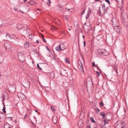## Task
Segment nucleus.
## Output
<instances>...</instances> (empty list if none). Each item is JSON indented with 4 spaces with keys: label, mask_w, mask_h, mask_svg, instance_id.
I'll list each match as a JSON object with an SVG mask.
<instances>
[{
    "label": "nucleus",
    "mask_w": 128,
    "mask_h": 128,
    "mask_svg": "<svg viewBox=\"0 0 128 128\" xmlns=\"http://www.w3.org/2000/svg\"><path fill=\"white\" fill-rule=\"evenodd\" d=\"M18 60L22 62H24L25 59V56L24 52H22L20 51L18 53Z\"/></svg>",
    "instance_id": "f257e3e1"
},
{
    "label": "nucleus",
    "mask_w": 128,
    "mask_h": 128,
    "mask_svg": "<svg viewBox=\"0 0 128 128\" xmlns=\"http://www.w3.org/2000/svg\"><path fill=\"white\" fill-rule=\"evenodd\" d=\"M125 126V124L124 121H122L119 123H115L114 125L115 128H124Z\"/></svg>",
    "instance_id": "f03ea898"
},
{
    "label": "nucleus",
    "mask_w": 128,
    "mask_h": 128,
    "mask_svg": "<svg viewBox=\"0 0 128 128\" xmlns=\"http://www.w3.org/2000/svg\"><path fill=\"white\" fill-rule=\"evenodd\" d=\"M8 90L9 92L12 94L14 93L16 91V86L14 84H10L9 85Z\"/></svg>",
    "instance_id": "7ed1b4c3"
},
{
    "label": "nucleus",
    "mask_w": 128,
    "mask_h": 128,
    "mask_svg": "<svg viewBox=\"0 0 128 128\" xmlns=\"http://www.w3.org/2000/svg\"><path fill=\"white\" fill-rule=\"evenodd\" d=\"M22 85L25 88H29L30 86V83L27 80H24L22 82Z\"/></svg>",
    "instance_id": "20e7f679"
},
{
    "label": "nucleus",
    "mask_w": 128,
    "mask_h": 128,
    "mask_svg": "<svg viewBox=\"0 0 128 128\" xmlns=\"http://www.w3.org/2000/svg\"><path fill=\"white\" fill-rule=\"evenodd\" d=\"M118 2V6L120 8H122L123 6V0H115Z\"/></svg>",
    "instance_id": "39448f33"
},
{
    "label": "nucleus",
    "mask_w": 128,
    "mask_h": 128,
    "mask_svg": "<svg viewBox=\"0 0 128 128\" xmlns=\"http://www.w3.org/2000/svg\"><path fill=\"white\" fill-rule=\"evenodd\" d=\"M4 46L6 49H10L11 48V46L8 42H6L4 44Z\"/></svg>",
    "instance_id": "423d86ee"
},
{
    "label": "nucleus",
    "mask_w": 128,
    "mask_h": 128,
    "mask_svg": "<svg viewBox=\"0 0 128 128\" xmlns=\"http://www.w3.org/2000/svg\"><path fill=\"white\" fill-rule=\"evenodd\" d=\"M78 64L79 67H80L81 71L84 73L83 66H82L83 65L82 62L80 61L78 62Z\"/></svg>",
    "instance_id": "0eeeda50"
},
{
    "label": "nucleus",
    "mask_w": 128,
    "mask_h": 128,
    "mask_svg": "<svg viewBox=\"0 0 128 128\" xmlns=\"http://www.w3.org/2000/svg\"><path fill=\"white\" fill-rule=\"evenodd\" d=\"M114 28L115 31L117 32H120V29L119 27L118 26H114Z\"/></svg>",
    "instance_id": "6e6552de"
},
{
    "label": "nucleus",
    "mask_w": 128,
    "mask_h": 128,
    "mask_svg": "<svg viewBox=\"0 0 128 128\" xmlns=\"http://www.w3.org/2000/svg\"><path fill=\"white\" fill-rule=\"evenodd\" d=\"M102 8L103 9V13L102 14V15H104L105 14V12H106V10L105 9V4H103L102 5Z\"/></svg>",
    "instance_id": "1a4fd4ad"
},
{
    "label": "nucleus",
    "mask_w": 128,
    "mask_h": 128,
    "mask_svg": "<svg viewBox=\"0 0 128 128\" xmlns=\"http://www.w3.org/2000/svg\"><path fill=\"white\" fill-rule=\"evenodd\" d=\"M57 118L56 116H54L52 117V121L53 122L56 124L57 122Z\"/></svg>",
    "instance_id": "9d476101"
},
{
    "label": "nucleus",
    "mask_w": 128,
    "mask_h": 128,
    "mask_svg": "<svg viewBox=\"0 0 128 128\" xmlns=\"http://www.w3.org/2000/svg\"><path fill=\"white\" fill-rule=\"evenodd\" d=\"M102 54H104L105 56L106 55V54L108 53L104 49H102L101 50V52Z\"/></svg>",
    "instance_id": "9b49d317"
},
{
    "label": "nucleus",
    "mask_w": 128,
    "mask_h": 128,
    "mask_svg": "<svg viewBox=\"0 0 128 128\" xmlns=\"http://www.w3.org/2000/svg\"><path fill=\"white\" fill-rule=\"evenodd\" d=\"M59 46L61 48V50H64L66 48L64 44L63 43H60V45H59Z\"/></svg>",
    "instance_id": "f8f14e48"
},
{
    "label": "nucleus",
    "mask_w": 128,
    "mask_h": 128,
    "mask_svg": "<svg viewBox=\"0 0 128 128\" xmlns=\"http://www.w3.org/2000/svg\"><path fill=\"white\" fill-rule=\"evenodd\" d=\"M54 74L53 72H52L49 74V76L51 78H53L54 77Z\"/></svg>",
    "instance_id": "ddd939ff"
},
{
    "label": "nucleus",
    "mask_w": 128,
    "mask_h": 128,
    "mask_svg": "<svg viewBox=\"0 0 128 128\" xmlns=\"http://www.w3.org/2000/svg\"><path fill=\"white\" fill-rule=\"evenodd\" d=\"M23 28V25L20 24H18L17 25V28L19 30L22 28Z\"/></svg>",
    "instance_id": "4468645a"
},
{
    "label": "nucleus",
    "mask_w": 128,
    "mask_h": 128,
    "mask_svg": "<svg viewBox=\"0 0 128 128\" xmlns=\"http://www.w3.org/2000/svg\"><path fill=\"white\" fill-rule=\"evenodd\" d=\"M6 36L7 39H11L12 38V36L9 34H6Z\"/></svg>",
    "instance_id": "2eb2a0df"
},
{
    "label": "nucleus",
    "mask_w": 128,
    "mask_h": 128,
    "mask_svg": "<svg viewBox=\"0 0 128 128\" xmlns=\"http://www.w3.org/2000/svg\"><path fill=\"white\" fill-rule=\"evenodd\" d=\"M10 125L8 123H6L4 124V128H12L10 126Z\"/></svg>",
    "instance_id": "dca6fc26"
},
{
    "label": "nucleus",
    "mask_w": 128,
    "mask_h": 128,
    "mask_svg": "<svg viewBox=\"0 0 128 128\" xmlns=\"http://www.w3.org/2000/svg\"><path fill=\"white\" fill-rule=\"evenodd\" d=\"M29 35V37L31 40H33L34 39V35L33 34H28Z\"/></svg>",
    "instance_id": "f3484780"
},
{
    "label": "nucleus",
    "mask_w": 128,
    "mask_h": 128,
    "mask_svg": "<svg viewBox=\"0 0 128 128\" xmlns=\"http://www.w3.org/2000/svg\"><path fill=\"white\" fill-rule=\"evenodd\" d=\"M84 25H86V26L88 27H90L91 26V24L89 22H86L84 24Z\"/></svg>",
    "instance_id": "a211bd4d"
},
{
    "label": "nucleus",
    "mask_w": 128,
    "mask_h": 128,
    "mask_svg": "<svg viewBox=\"0 0 128 128\" xmlns=\"http://www.w3.org/2000/svg\"><path fill=\"white\" fill-rule=\"evenodd\" d=\"M4 98L2 100V101H3V104L4 105V106H3V108L2 110L3 112H4L6 113V111L5 110V108H5V105H4Z\"/></svg>",
    "instance_id": "6ab92c4d"
},
{
    "label": "nucleus",
    "mask_w": 128,
    "mask_h": 128,
    "mask_svg": "<svg viewBox=\"0 0 128 128\" xmlns=\"http://www.w3.org/2000/svg\"><path fill=\"white\" fill-rule=\"evenodd\" d=\"M55 50L59 52L61 50V48L60 47V46L59 45L57 47H56Z\"/></svg>",
    "instance_id": "aec40b11"
},
{
    "label": "nucleus",
    "mask_w": 128,
    "mask_h": 128,
    "mask_svg": "<svg viewBox=\"0 0 128 128\" xmlns=\"http://www.w3.org/2000/svg\"><path fill=\"white\" fill-rule=\"evenodd\" d=\"M28 3H30V4L32 5H34L36 4L35 2L32 0H30L28 2Z\"/></svg>",
    "instance_id": "412c9836"
},
{
    "label": "nucleus",
    "mask_w": 128,
    "mask_h": 128,
    "mask_svg": "<svg viewBox=\"0 0 128 128\" xmlns=\"http://www.w3.org/2000/svg\"><path fill=\"white\" fill-rule=\"evenodd\" d=\"M114 11L113 12V13L115 15L117 12V9L116 8H115L114 9H113ZM113 12V11H112Z\"/></svg>",
    "instance_id": "4be33fe9"
},
{
    "label": "nucleus",
    "mask_w": 128,
    "mask_h": 128,
    "mask_svg": "<svg viewBox=\"0 0 128 128\" xmlns=\"http://www.w3.org/2000/svg\"><path fill=\"white\" fill-rule=\"evenodd\" d=\"M114 70L116 72V74H118V72L117 71V67L116 66H115L114 67Z\"/></svg>",
    "instance_id": "5701e85b"
},
{
    "label": "nucleus",
    "mask_w": 128,
    "mask_h": 128,
    "mask_svg": "<svg viewBox=\"0 0 128 128\" xmlns=\"http://www.w3.org/2000/svg\"><path fill=\"white\" fill-rule=\"evenodd\" d=\"M100 115L103 117H105L106 116L105 115V114L104 112H100Z\"/></svg>",
    "instance_id": "b1692460"
},
{
    "label": "nucleus",
    "mask_w": 128,
    "mask_h": 128,
    "mask_svg": "<svg viewBox=\"0 0 128 128\" xmlns=\"http://www.w3.org/2000/svg\"><path fill=\"white\" fill-rule=\"evenodd\" d=\"M51 2L50 0H48V2L46 3L47 4L48 6H50V5Z\"/></svg>",
    "instance_id": "393cba45"
},
{
    "label": "nucleus",
    "mask_w": 128,
    "mask_h": 128,
    "mask_svg": "<svg viewBox=\"0 0 128 128\" xmlns=\"http://www.w3.org/2000/svg\"><path fill=\"white\" fill-rule=\"evenodd\" d=\"M51 109L54 112H55V109L54 108V107L51 106Z\"/></svg>",
    "instance_id": "a878e982"
},
{
    "label": "nucleus",
    "mask_w": 128,
    "mask_h": 128,
    "mask_svg": "<svg viewBox=\"0 0 128 128\" xmlns=\"http://www.w3.org/2000/svg\"><path fill=\"white\" fill-rule=\"evenodd\" d=\"M90 119L92 122H94V123H95L96 122V121L94 120V118L93 117H91Z\"/></svg>",
    "instance_id": "bb28decb"
},
{
    "label": "nucleus",
    "mask_w": 128,
    "mask_h": 128,
    "mask_svg": "<svg viewBox=\"0 0 128 128\" xmlns=\"http://www.w3.org/2000/svg\"><path fill=\"white\" fill-rule=\"evenodd\" d=\"M100 38H101V37L100 36V35H98L96 37V39L98 40H100Z\"/></svg>",
    "instance_id": "cd10ccee"
},
{
    "label": "nucleus",
    "mask_w": 128,
    "mask_h": 128,
    "mask_svg": "<svg viewBox=\"0 0 128 128\" xmlns=\"http://www.w3.org/2000/svg\"><path fill=\"white\" fill-rule=\"evenodd\" d=\"M95 110L96 111V113H97V114H98L100 111L99 109L98 108H96Z\"/></svg>",
    "instance_id": "c85d7f7f"
},
{
    "label": "nucleus",
    "mask_w": 128,
    "mask_h": 128,
    "mask_svg": "<svg viewBox=\"0 0 128 128\" xmlns=\"http://www.w3.org/2000/svg\"><path fill=\"white\" fill-rule=\"evenodd\" d=\"M41 36L42 37V38L43 39L44 41V42H46V41L45 40V39H44V37L43 35L42 34H41Z\"/></svg>",
    "instance_id": "c756f323"
},
{
    "label": "nucleus",
    "mask_w": 128,
    "mask_h": 128,
    "mask_svg": "<svg viewBox=\"0 0 128 128\" xmlns=\"http://www.w3.org/2000/svg\"><path fill=\"white\" fill-rule=\"evenodd\" d=\"M37 67L40 70H42V69L40 67L39 65L38 64H37Z\"/></svg>",
    "instance_id": "7c9ffc66"
},
{
    "label": "nucleus",
    "mask_w": 128,
    "mask_h": 128,
    "mask_svg": "<svg viewBox=\"0 0 128 128\" xmlns=\"http://www.w3.org/2000/svg\"><path fill=\"white\" fill-rule=\"evenodd\" d=\"M63 6H59V8H60V10H62V9L63 8Z\"/></svg>",
    "instance_id": "2f4dec72"
},
{
    "label": "nucleus",
    "mask_w": 128,
    "mask_h": 128,
    "mask_svg": "<svg viewBox=\"0 0 128 128\" xmlns=\"http://www.w3.org/2000/svg\"><path fill=\"white\" fill-rule=\"evenodd\" d=\"M100 105L101 106H103L104 105V104L102 102H100Z\"/></svg>",
    "instance_id": "473e14b6"
},
{
    "label": "nucleus",
    "mask_w": 128,
    "mask_h": 128,
    "mask_svg": "<svg viewBox=\"0 0 128 128\" xmlns=\"http://www.w3.org/2000/svg\"><path fill=\"white\" fill-rule=\"evenodd\" d=\"M96 72L97 74L98 75V77L100 76V73L98 71H96Z\"/></svg>",
    "instance_id": "72a5a7b5"
},
{
    "label": "nucleus",
    "mask_w": 128,
    "mask_h": 128,
    "mask_svg": "<svg viewBox=\"0 0 128 128\" xmlns=\"http://www.w3.org/2000/svg\"><path fill=\"white\" fill-rule=\"evenodd\" d=\"M103 11H102V12H101V11H100V10H99V13L100 14H102V15H103L102 14H103Z\"/></svg>",
    "instance_id": "f704fd0d"
},
{
    "label": "nucleus",
    "mask_w": 128,
    "mask_h": 128,
    "mask_svg": "<svg viewBox=\"0 0 128 128\" xmlns=\"http://www.w3.org/2000/svg\"><path fill=\"white\" fill-rule=\"evenodd\" d=\"M89 16H88V14H87V16H86V20H87Z\"/></svg>",
    "instance_id": "c9c22d12"
},
{
    "label": "nucleus",
    "mask_w": 128,
    "mask_h": 128,
    "mask_svg": "<svg viewBox=\"0 0 128 128\" xmlns=\"http://www.w3.org/2000/svg\"><path fill=\"white\" fill-rule=\"evenodd\" d=\"M92 65L93 67L96 66V64H95L94 62H92Z\"/></svg>",
    "instance_id": "e433bc0d"
},
{
    "label": "nucleus",
    "mask_w": 128,
    "mask_h": 128,
    "mask_svg": "<svg viewBox=\"0 0 128 128\" xmlns=\"http://www.w3.org/2000/svg\"><path fill=\"white\" fill-rule=\"evenodd\" d=\"M105 1L107 2L109 4H110V1L108 0H105Z\"/></svg>",
    "instance_id": "4c0bfd02"
},
{
    "label": "nucleus",
    "mask_w": 128,
    "mask_h": 128,
    "mask_svg": "<svg viewBox=\"0 0 128 128\" xmlns=\"http://www.w3.org/2000/svg\"><path fill=\"white\" fill-rule=\"evenodd\" d=\"M65 61L66 62V63L68 62V63H69V62L68 60H67L66 59H65Z\"/></svg>",
    "instance_id": "58836bf2"
},
{
    "label": "nucleus",
    "mask_w": 128,
    "mask_h": 128,
    "mask_svg": "<svg viewBox=\"0 0 128 128\" xmlns=\"http://www.w3.org/2000/svg\"><path fill=\"white\" fill-rule=\"evenodd\" d=\"M85 10V9H84L83 10V12H82V14H81V15H82L83 14H84V10Z\"/></svg>",
    "instance_id": "ea45409f"
},
{
    "label": "nucleus",
    "mask_w": 128,
    "mask_h": 128,
    "mask_svg": "<svg viewBox=\"0 0 128 128\" xmlns=\"http://www.w3.org/2000/svg\"><path fill=\"white\" fill-rule=\"evenodd\" d=\"M14 9L15 11H17L18 10V9L16 7H14Z\"/></svg>",
    "instance_id": "a19ab883"
},
{
    "label": "nucleus",
    "mask_w": 128,
    "mask_h": 128,
    "mask_svg": "<svg viewBox=\"0 0 128 128\" xmlns=\"http://www.w3.org/2000/svg\"><path fill=\"white\" fill-rule=\"evenodd\" d=\"M84 47L86 46V42L85 41H84Z\"/></svg>",
    "instance_id": "79ce46f5"
},
{
    "label": "nucleus",
    "mask_w": 128,
    "mask_h": 128,
    "mask_svg": "<svg viewBox=\"0 0 128 128\" xmlns=\"http://www.w3.org/2000/svg\"><path fill=\"white\" fill-rule=\"evenodd\" d=\"M18 11H19L20 12H21L22 13H24L23 12V11L21 12V10L19 9L18 10Z\"/></svg>",
    "instance_id": "37998d69"
},
{
    "label": "nucleus",
    "mask_w": 128,
    "mask_h": 128,
    "mask_svg": "<svg viewBox=\"0 0 128 128\" xmlns=\"http://www.w3.org/2000/svg\"><path fill=\"white\" fill-rule=\"evenodd\" d=\"M3 61V60H0V64H2V62Z\"/></svg>",
    "instance_id": "c03bdc74"
},
{
    "label": "nucleus",
    "mask_w": 128,
    "mask_h": 128,
    "mask_svg": "<svg viewBox=\"0 0 128 128\" xmlns=\"http://www.w3.org/2000/svg\"><path fill=\"white\" fill-rule=\"evenodd\" d=\"M9 118L10 119V120H11L12 118V117H8V118Z\"/></svg>",
    "instance_id": "a18cd8bd"
},
{
    "label": "nucleus",
    "mask_w": 128,
    "mask_h": 128,
    "mask_svg": "<svg viewBox=\"0 0 128 128\" xmlns=\"http://www.w3.org/2000/svg\"><path fill=\"white\" fill-rule=\"evenodd\" d=\"M80 122H78V126H80V124H81V125H82V124H80Z\"/></svg>",
    "instance_id": "49530a36"
},
{
    "label": "nucleus",
    "mask_w": 128,
    "mask_h": 128,
    "mask_svg": "<svg viewBox=\"0 0 128 128\" xmlns=\"http://www.w3.org/2000/svg\"><path fill=\"white\" fill-rule=\"evenodd\" d=\"M2 22H0V25H2Z\"/></svg>",
    "instance_id": "de8ad7c7"
},
{
    "label": "nucleus",
    "mask_w": 128,
    "mask_h": 128,
    "mask_svg": "<svg viewBox=\"0 0 128 128\" xmlns=\"http://www.w3.org/2000/svg\"><path fill=\"white\" fill-rule=\"evenodd\" d=\"M108 123L107 122H106L105 121V122H104V124H108Z\"/></svg>",
    "instance_id": "09e8293b"
},
{
    "label": "nucleus",
    "mask_w": 128,
    "mask_h": 128,
    "mask_svg": "<svg viewBox=\"0 0 128 128\" xmlns=\"http://www.w3.org/2000/svg\"><path fill=\"white\" fill-rule=\"evenodd\" d=\"M35 111L36 112H38V111L37 110H35Z\"/></svg>",
    "instance_id": "8fccbe9b"
},
{
    "label": "nucleus",
    "mask_w": 128,
    "mask_h": 128,
    "mask_svg": "<svg viewBox=\"0 0 128 128\" xmlns=\"http://www.w3.org/2000/svg\"><path fill=\"white\" fill-rule=\"evenodd\" d=\"M36 42L37 43H38L39 42L38 41V40H36Z\"/></svg>",
    "instance_id": "3c124183"
},
{
    "label": "nucleus",
    "mask_w": 128,
    "mask_h": 128,
    "mask_svg": "<svg viewBox=\"0 0 128 128\" xmlns=\"http://www.w3.org/2000/svg\"><path fill=\"white\" fill-rule=\"evenodd\" d=\"M32 125H33V126H34L35 125V124L32 122Z\"/></svg>",
    "instance_id": "603ef678"
},
{
    "label": "nucleus",
    "mask_w": 128,
    "mask_h": 128,
    "mask_svg": "<svg viewBox=\"0 0 128 128\" xmlns=\"http://www.w3.org/2000/svg\"><path fill=\"white\" fill-rule=\"evenodd\" d=\"M97 67H98V70L99 71H101V70L99 68H98V66H97Z\"/></svg>",
    "instance_id": "864d4df0"
},
{
    "label": "nucleus",
    "mask_w": 128,
    "mask_h": 128,
    "mask_svg": "<svg viewBox=\"0 0 128 128\" xmlns=\"http://www.w3.org/2000/svg\"><path fill=\"white\" fill-rule=\"evenodd\" d=\"M81 124H82V125H81V126H82L83 125V122L81 123Z\"/></svg>",
    "instance_id": "5fc2aeb1"
},
{
    "label": "nucleus",
    "mask_w": 128,
    "mask_h": 128,
    "mask_svg": "<svg viewBox=\"0 0 128 128\" xmlns=\"http://www.w3.org/2000/svg\"><path fill=\"white\" fill-rule=\"evenodd\" d=\"M87 128H91L90 126H89L88 127H87Z\"/></svg>",
    "instance_id": "6e6d98bb"
},
{
    "label": "nucleus",
    "mask_w": 128,
    "mask_h": 128,
    "mask_svg": "<svg viewBox=\"0 0 128 128\" xmlns=\"http://www.w3.org/2000/svg\"><path fill=\"white\" fill-rule=\"evenodd\" d=\"M95 1L96 2H98L99 1V0H95Z\"/></svg>",
    "instance_id": "4d7b16f0"
},
{
    "label": "nucleus",
    "mask_w": 128,
    "mask_h": 128,
    "mask_svg": "<svg viewBox=\"0 0 128 128\" xmlns=\"http://www.w3.org/2000/svg\"><path fill=\"white\" fill-rule=\"evenodd\" d=\"M27 0H24V2H26V1Z\"/></svg>",
    "instance_id": "13d9d810"
},
{
    "label": "nucleus",
    "mask_w": 128,
    "mask_h": 128,
    "mask_svg": "<svg viewBox=\"0 0 128 128\" xmlns=\"http://www.w3.org/2000/svg\"><path fill=\"white\" fill-rule=\"evenodd\" d=\"M26 115H25V117H24V119H25L26 118Z\"/></svg>",
    "instance_id": "bf43d9fd"
},
{
    "label": "nucleus",
    "mask_w": 128,
    "mask_h": 128,
    "mask_svg": "<svg viewBox=\"0 0 128 128\" xmlns=\"http://www.w3.org/2000/svg\"><path fill=\"white\" fill-rule=\"evenodd\" d=\"M82 37L84 39V36H82Z\"/></svg>",
    "instance_id": "052dcab7"
},
{
    "label": "nucleus",
    "mask_w": 128,
    "mask_h": 128,
    "mask_svg": "<svg viewBox=\"0 0 128 128\" xmlns=\"http://www.w3.org/2000/svg\"><path fill=\"white\" fill-rule=\"evenodd\" d=\"M47 49L49 50V49L48 48V47L47 48Z\"/></svg>",
    "instance_id": "680f3d73"
},
{
    "label": "nucleus",
    "mask_w": 128,
    "mask_h": 128,
    "mask_svg": "<svg viewBox=\"0 0 128 128\" xmlns=\"http://www.w3.org/2000/svg\"><path fill=\"white\" fill-rule=\"evenodd\" d=\"M1 76V74H0V77Z\"/></svg>",
    "instance_id": "e2e57ef3"
},
{
    "label": "nucleus",
    "mask_w": 128,
    "mask_h": 128,
    "mask_svg": "<svg viewBox=\"0 0 128 128\" xmlns=\"http://www.w3.org/2000/svg\"><path fill=\"white\" fill-rule=\"evenodd\" d=\"M66 19L67 20H68L66 18Z\"/></svg>",
    "instance_id": "0e129e2a"
},
{
    "label": "nucleus",
    "mask_w": 128,
    "mask_h": 128,
    "mask_svg": "<svg viewBox=\"0 0 128 128\" xmlns=\"http://www.w3.org/2000/svg\"><path fill=\"white\" fill-rule=\"evenodd\" d=\"M68 11H69V10H70V9H68Z\"/></svg>",
    "instance_id": "69168bd1"
},
{
    "label": "nucleus",
    "mask_w": 128,
    "mask_h": 128,
    "mask_svg": "<svg viewBox=\"0 0 128 128\" xmlns=\"http://www.w3.org/2000/svg\"><path fill=\"white\" fill-rule=\"evenodd\" d=\"M91 11V10H90V12Z\"/></svg>",
    "instance_id": "338daca9"
},
{
    "label": "nucleus",
    "mask_w": 128,
    "mask_h": 128,
    "mask_svg": "<svg viewBox=\"0 0 128 128\" xmlns=\"http://www.w3.org/2000/svg\"><path fill=\"white\" fill-rule=\"evenodd\" d=\"M68 30H70L69 29H69H68Z\"/></svg>",
    "instance_id": "774afa93"
}]
</instances>
